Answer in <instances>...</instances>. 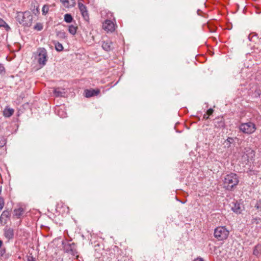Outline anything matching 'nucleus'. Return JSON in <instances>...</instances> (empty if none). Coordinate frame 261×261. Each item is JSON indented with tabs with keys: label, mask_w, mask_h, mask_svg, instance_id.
Here are the masks:
<instances>
[{
	"label": "nucleus",
	"mask_w": 261,
	"mask_h": 261,
	"mask_svg": "<svg viewBox=\"0 0 261 261\" xmlns=\"http://www.w3.org/2000/svg\"><path fill=\"white\" fill-rule=\"evenodd\" d=\"M102 47L106 51L111 50L113 48L112 41L109 40L103 41L102 44Z\"/></svg>",
	"instance_id": "f8f14e48"
},
{
	"label": "nucleus",
	"mask_w": 261,
	"mask_h": 261,
	"mask_svg": "<svg viewBox=\"0 0 261 261\" xmlns=\"http://www.w3.org/2000/svg\"><path fill=\"white\" fill-rule=\"evenodd\" d=\"M55 48L58 51H61L63 49V46L62 44L59 42H57L55 44Z\"/></svg>",
	"instance_id": "aec40b11"
},
{
	"label": "nucleus",
	"mask_w": 261,
	"mask_h": 261,
	"mask_svg": "<svg viewBox=\"0 0 261 261\" xmlns=\"http://www.w3.org/2000/svg\"><path fill=\"white\" fill-rule=\"evenodd\" d=\"M24 210L22 207H19L18 209L14 210V216H16L17 218H19L23 214Z\"/></svg>",
	"instance_id": "f3484780"
},
{
	"label": "nucleus",
	"mask_w": 261,
	"mask_h": 261,
	"mask_svg": "<svg viewBox=\"0 0 261 261\" xmlns=\"http://www.w3.org/2000/svg\"><path fill=\"white\" fill-rule=\"evenodd\" d=\"M63 5L65 8H70L74 6L75 5V0H60Z\"/></svg>",
	"instance_id": "ddd939ff"
},
{
	"label": "nucleus",
	"mask_w": 261,
	"mask_h": 261,
	"mask_svg": "<svg viewBox=\"0 0 261 261\" xmlns=\"http://www.w3.org/2000/svg\"><path fill=\"white\" fill-rule=\"evenodd\" d=\"M27 261H35V259L32 256H29L27 257Z\"/></svg>",
	"instance_id": "2f4dec72"
},
{
	"label": "nucleus",
	"mask_w": 261,
	"mask_h": 261,
	"mask_svg": "<svg viewBox=\"0 0 261 261\" xmlns=\"http://www.w3.org/2000/svg\"><path fill=\"white\" fill-rule=\"evenodd\" d=\"M239 129L244 134H251L255 131L256 127L254 123L248 122L241 123Z\"/></svg>",
	"instance_id": "39448f33"
},
{
	"label": "nucleus",
	"mask_w": 261,
	"mask_h": 261,
	"mask_svg": "<svg viewBox=\"0 0 261 261\" xmlns=\"http://www.w3.org/2000/svg\"><path fill=\"white\" fill-rule=\"evenodd\" d=\"M34 29L37 31H41L43 29V25L41 23H37L36 25H34Z\"/></svg>",
	"instance_id": "412c9836"
},
{
	"label": "nucleus",
	"mask_w": 261,
	"mask_h": 261,
	"mask_svg": "<svg viewBox=\"0 0 261 261\" xmlns=\"http://www.w3.org/2000/svg\"><path fill=\"white\" fill-rule=\"evenodd\" d=\"M10 216V213L9 212V211H7V210H6V211H4L2 215H1V216H3L4 218H9Z\"/></svg>",
	"instance_id": "b1692460"
},
{
	"label": "nucleus",
	"mask_w": 261,
	"mask_h": 261,
	"mask_svg": "<svg viewBox=\"0 0 261 261\" xmlns=\"http://www.w3.org/2000/svg\"><path fill=\"white\" fill-rule=\"evenodd\" d=\"M103 29L106 31L113 32L115 31V26L113 21L110 20H106L102 24Z\"/></svg>",
	"instance_id": "423d86ee"
},
{
	"label": "nucleus",
	"mask_w": 261,
	"mask_h": 261,
	"mask_svg": "<svg viewBox=\"0 0 261 261\" xmlns=\"http://www.w3.org/2000/svg\"><path fill=\"white\" fill-rule=\"evenodd\" d=\"M74 243L68 244L67 245L65 246V250L66 252L70 253L73 256H77V252L75 249Z\"/></svg>",
	"instance_id": "0eeeda50"
},
{
	"label": "nucleus",
	"mask_w": 261,
	"mask_h": 261,
	"mask_svg": "<svg viewBox=\"0 0 261 261\" xmlns=\"http://www.w3.org/2000/svg\"><path fill=\"white\" fill-rule=\"evenodd\" d=\"M239 180L236 173H231L225 176L223 182L224 187L227 190L231 191L239 183Z\"/></svg>",
	"instance_id": "f03ea898"
},
{
	"label": "nucleus",
	"mask_w": 261,
	"mask_h": 261,
	"mask_svg": "<svg viewBox=\"0 0 261 261\" xmlns=\"http://www.w3.org/2000/svg\"><path fill=\"white\" fill-rule=\"evenodd\" d=\"M54 93L57 97H63L64 96L66 92L64 89H61L59 88H57L54 89Z\"/></svg>",
	"instance_id": "2eb2a0df"
},
{
	"label": "nucleus",
	"mask_w": 261,
	"mask_h": 261,
	"mask_svg": "<svg viewBox=\"0 0 261 261\" xmlns=\"http://www.w3.org/2000/svg\"><path fill=\"white\" fill-rule=\"evenodd\" d=\"M255 207L256 208L257 210L261 211V204L257 203L255 205Z\"/></svg>",
	"instance_id": "473e14b6"
},
{
	"label": "nucleus",
	"mask_w": 261,
	"mask_h": 261,
	"mask_svg": "<svg viewBox=\"0 0 261 261\" xmlns=\"http://www.w3.org/2000/svg\"><path fill=\"white\" fill-rule=\"evenodd\" d=\"M177 124V123L176 124L175 126H174V128L176 129V125Z\"/></svg>",
	"instance_id": "ea45409f"
},
{
	"label": "nucleus",
	"mask_w": 261,
	"mask_h": 261,
	"mask_svg": "<svg viewBox=\"0 0 261 261\" xmlns=\"http://www.w3.org/2000/svg\"><path fill=\"white\" fill-rule=\"evenodd\" d=\"M16 18L17 21L23 26L30 27L32 24L33 16L29 11L17 12Z\"/></svg>",
	"instance_id": "f257e3e1"
},
{
	"label": "nucleus",
	"mask_w": 261,
	"mask_h": 261,
	"mask_svg": "<svg viewBox=\"0 0 261 261\" xmlns=\"http://www.w3.org/2000/svg\"><path fill=\"white\" fill-rule=\"evenodd\" d=\"M36 59L41 67L44 66L47 61V53L44 48H39L37 51Z\"/></svg>",
	"instance_id": "20e7f679"
},
{
	"label": "nucleus",
	"mask_w": 261,
	"mask_h": 261,
	"mask_svg": "<svg viewBox=\"0 0 261 261\" xmlns=\"http://www.w3.org/2000/svg\"><path fill=\"white\" fill-rule=\"evenodd\" d=\"M2 244H3L2 241L1 240H0V247L2 246Z\"/></svg>",
	"instance_id": "4c0bfd02"
},
{
	"label": "nucleus",
	"mask_w": 261,
	"mask_h": 261,
	"mask_svg": "<svg viewBox=\"0 0 261 261\" xmlns=\"http://www.w3.org/2000/svg\"><path fill=\"white\" fill-rule=\"evenodd\" d=\"M231 206V208L233 212L237 214L241 213L242 208L240 203H238L237 202H232Z\"/></svg>",
	"instance_id": "9b49d317"
},
{
	"label": "nucleus",
	"mask_w": 261,
	"mask_h": 261,
	"mask_svg": "<svg viewBox=\"0 0 261 261\" xmlns=\"http://www.w3.org/2000/svg\"><path fill=\"white\" fill-rule=\"evenodd\" d=\"M175 198H176L177 200H178V198H177V197L176 196L175 197Z\"/></svg>",
	"instance_id": "a19ab883"
},
{
	"label": "nucleus",
	"mask_w": 261,
	"mask_h": 261,
	"mask_svg": "<svg viewBox=\"0 0 261 261\" xmlns=\"http://www.w3.org/2000/svg\"><path fill=\"white\" fill-rule=\"evenodd\" d=\"M180 203H183L181 200L180 201Z\"/></svg>",
	"instance_id": "79ce46f5"
},
{
	"label": "nucleus",
	"mask_w": 261,
	"mask_h": 261,
	"mask_svg": "<svg viewBox=\"0 0 261 261\" xmlns=\"http://www.w3.org/2000/svg\"><path fill=\"white\" fill-rule=\"evenodd\" d=\"M6 22L2 19H0V27L4 26Z\"/></svg>",
	"instance_id": "72a5a7b5"
},
{
	"label": "nucleus",
	"mask_w": 261,
	"mask_h": 261,
	"mask_svg": "<svg viewBox=\"0 0 261 261\" xmlns=\"http://www.w3.org/2000/svg\"><path fill=\"white\" fill-rule=\"evenodd\" d=\"M64 20L67 23H70L73 20V18L71 14H66L64 15Z\"/></svg>",
	"instance_id": "6ab92c4d"
},
{
	"label": "nucleus",
	"mask_w": 261,
	"mask_h": 261,
	"mask_svg": "<svg viewBox=\"0 0 261 261\" xmlns=\"http://www.w3.org/2000/svg\"><path fill=\"white\" fill-rule=\"evenodd\" d=\"M193 261H204V260L202 258L198 257L194 259Z\"/></svg>",
	"instance_id": "f704fd0d"
},
{
	"label": "nucleus",
	"mask_w": 261,
	"mask_h": 261,
	"mask_svg": "<svg viewBox=\"0 0 261 261\" xmlns=\"http://www.w3.org/2000/svg\"><path fill=\"white\" fill-rule=\"evenodd\" d=\"M48 10H49L48 6L44 5L43 7L42 10V14L43 15H46L47 13V12H48Z\"/></svg>",
	"instance_id": "5701e85b"
},
{
	"label": "nucleus",
	"mask_w": 261,
	"mask_h": 261,
	"mask_svg": "<svg viewBox=\"0 0 261 261\" xmlns=\"http://www.w3.org/2000/svg\"><path fill=\"white\" fill-rule=\"evenodd\" d=\"M229 234V231L225 226H219L215 229L214 235L220 241L227 239Z\"/></svg>",
	"instance_id": "7ed1b4c3"
},
{
	"label": "nucleus",
	"mask_w": 261,
	"mask_h": 261,
	"mask_svg": "<svg viewBox=\"0 0 261 261\" xmlns=\"http://www.w3.org/2000/svg\"><path fill=\"white\" fill-rule=\"evenodd\" d=\"M6 72L5 68L2 64H0V75L5 74Z\"/></svg>",
	"instance_id": "a878e982"
},
{
	"label": "nucleus",
	"mask_w": 261,
	"mask_h": 261,
	"mask_svg": "<svg viewBox=\"0 0 261 261\" xmlns=\"http://www.w3.org/2000/svg\"><path fill=\"white\" fill-rule=\"evenodd\" d=\"M0 223L2 225H4L7 223V220L5 219L3 216L0 217Z\"/></svg>",
	"instance_id": "c85d7f7f"
},
{
	"label": "nucleus",
	"mask_w": 261,
	"mask_h": 261,
	"mask_svg": "<svg viewBox=\"0 0 261 261\" xmlns=\"http://www.w3.org/2000/svg\"><path fill=\"white\" fill-rule=\"evenodd\" d=\"M79 8L81 11V12L85 11L87 10L86 7L84 5H83L82 3H79Z\"/></svg>",
	"instance_id": "4be33fe9"
},
{
	"label": "nucleus",
	"mask_w": 261,
	"mask_h": 261,
	"mask_svg": "<svg viewBox=\"0 0 261 261\" xmlns=\"http://www.w3.org/2000/svg\"><path fill=\"white\" fill-rule=\"evenodd\" d=\"M100 93L99 89L86 90L85 91V96L86 97H91L97 95Z\"/></svg>",
	"instance_id": "1a4fd4ad"
},
{
	"label": "nucleus",
	"mask_w": 261,
	"mask_h": 261,
	"mask_svg": "<svg viewBox=\"0 0 261 261\" xmlns=\"http://www.w3.org/2000/svg\"><path fill=\"white\" fill-rule=\"evenodd\" d=\"M5 237L8 240H10L14 237V229L11 228H5L4 229Z\"/></svg>",
	"instance_id": "9d476101"
},
{
	"label": "nucleus",
	"mask_w": 261,
	"mask_h": 261,
	"mask_svg": "<svg viewBox=\"0 0 261 261\" xmlns=\"http://www.w3.org/2000/svg\"><path fill=\"white\" fill-rule=\"evenodd\" d=\"M81 14L85 20H87L89 19V16L87 10L81 12Z\"/></svg>",
	"instance_id": "bb28decb"
},
{
	"label": "nucleus",
	"mask_w": 261,
	"mask_h": 261,
	"mask_svg": "<svg viewBox=\"0 0 261 261\" xmlns=\"http://www.w3.org/2000/svg\"><path fill=\"white\" fill-rule=\"evenodd\" d=\"M215 127L218 128H222L225 126L224 119L223 117H219L214 120Z\"/></svg>",
	"instance_id": "6e6552de"
},
{
	"label": "nucleus",
	"mask_w": 261,
	"mask_h": 261,
	"mask_svg": "<svg viewBox=\"0 0 261 261\" xmlns=\"http://www.w3.org/2000/svg\"><path fill=\"white\" fill-rule=\"evenodd\" d=\"M5 252V251L4 250H0V254L1 255H3L4 254Z\"/></svg>",
	"instance_id": "e433bc0d"
},
{
	"label": "nucleus",
	"mask_w": 261,
	"mask_h": 261,
	"mask_svg": "<svg viewBox=\"0 0 261 261\" xmlns=\"http://www.w3.org/2000/svg\"><path fill=\"white\" fill-rule=\"evenodd\" d=\"M1 192H2V188H1V187H0V194L1 193Z\"/></svg>",
	"instance_id": "58836bf2"
},
{
	"label": "nucleus",
	"mask_w": 261,
	"mask_h": 261,
	"mask_svg": "<svg viewBox=\"0 0 261 261\" xmlns=\"http://www.w3.org/2000/svg\"><path fill=\"white\" fill-rule=\"evenodd\" d=\"M233 139L232 138L228 137L225 141L226 144L228 147H230V144L232 143Z\"/></svg>",
	"instance_id": "393cba45"
},
{
	"label": "nucleus",
	"mask_w": 261,
	"mask_h": 261,
	"mask_svg": "<svg viewBox=\"0 0 261 261\" xmlns=\"http://www.w3.org/2000/svg\"><path fill=\"white\" fill-rule=\"evenodd\" d=\"M213 112H214V110L212 109H209L207 111L206 114L208 116H210L213 114Z\"/></svg>",
	"instance_id": "c756f323"
},
{
	"label": "nucleus",
	"mask_w": 261,
	"mask_h": 261,
	"mask_svg": "<svg viewBox=\"0 0 261 261\" xmlns=\"http://www.w3.org/2000/svg\"><path fill=\"white\" fill-rule=\"evenodd\" d=\"M253 254L257 257L261 256V244H257L254 247Z\"/></svg>",
	"instance_id": "dca6fc26"
},
{
	"label": "nucleus",
	"mask_w": 261,
	"mask_h": 261,
	"mask_svg": "<svg viewBox=\"0 0 261 261\" xmlns=\"http://www.w3.org/2000/svg\"><path fill=\"white\" fill-rule=\"evenodd\" d=\"M77 27L73 25H70L68 27L69 32L72 35H75L77 31Z\"/></svg>",
	"instance_id": "a211bd4d"
},
{
	"label": "nucleus",
	"mask_w": 261,
	"mask_h": 261,
	"mask_svg": "<svg viewBox=\"0 0 261 261\" xmlns=\"http://www.w3.org/2000/svg\"><path fill=\"white\" fill-rule=\"evenodd\" d=\"M208 116H208V115H207V114H204V116H203V118H204V119H208Z\"/></svg>",
	"instance_id": "c9c22d12"
},
{
	"label": "nucleus",
	"mask_w": 261,
	"mask_h": 261,
	"mask_svg": "<svg viewBox=\"0 0 261 261\" xmlns=\"http://www.w3.org/2000/svg\"><path fill=\"white\" fill-rule=\"evenodd\" d=\"M6 144L5 141L4 139L0 140V148L3 147Z\"/></svg>",
	"instance_id": "7c9ffc66"
},
{
	"label": "nucleus",
	"mask_w": 261,
	"mask_h": 261,
	"mask_svg": "<svg viewBox=\"0 0 261 261\" xmlns=\"http://www.w3.org/2000/svg\"><path fill=\"white\" fill-rule=\"evenodd\" d=\"M14 110L12 108H10L9 107H6L3 111V115L5 117H11L14 113Z\"/></svg>",
	"instance_id": "4468645a"
},
{
	"label": "nucleus",
	"mask_w": 261,
	"mask_h": 261,
	"mask_svg": "<svg viewBox=\"0 0 261 261\" xmlns=\"http://www.w3.org/2000/svg\"><path fill=\"white\" fill-rule=\"evenodd\" d=\"M5 205L4 199L3 197H0V211L2 210Z\"/></svg>",
	"instance_id": "cd10ccee"
}]
</instances>
